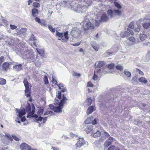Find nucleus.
<instances>
[{
  "instance_id": "1",
  "label": "nucleus",
  "mask_w": 150,
  "mask_h": 150,
  "mask_svg": "<svg viewBox=\"0 0 150 150\" xmlns=\"http://www.w3.org/2000/svg\"><path fill=\"white\" fill-rule=\"evenodd\" d=\"M141 26L140 24L137 23L131 22L128 26V28L127 29V31L122 32H121L120 35L122 38H125L129 36V34L131 35L134 34L133 31L129 28L133 29L135 32H139Z\"/></svg>"
},
{
  "instance_id": "2",
  "label": "nucleus",
  "mask_w": 150,
  "mask_h": 150,
  "mask_svg": "<svg viewBox=\"0 0 150 150\" xmlns=\"http://www.w3.org/2000/svg\"><path fill=\"white\" fill-rule=\"evenodd\" d=\"M57 98L59 99H62L60 100L59 105L57 106H55L52 104H50L49 105V107L51 110H53L55 112H62V109L66 101L67 100V99L64 95L62 96L60 92H59Z\"/></svg>"
},
{
  "instance_id": "3",
  "label": "nucleus",
  "mask_w": 150,
  "mask_h": 150,
  "mask_svg": "<svg viewBox=\"0 0 150 150\" xmlns=\"http://www.w3.org/2000/svg\"><path fill=\"white\" fill-rule=\"evenodd\" d=\"M81 30L82 32L84 33H87L88 30H93L94 28V26L91 22L89 21H83L81 24Z\"/></svg>"
},
{
  "instance_id": "4",
  "label": "nucleus",
  "mask_w": 150,
  "mask_h": 150,
  "mask_svg": "<svg viewBox=\"0 0 150 150\" xmlns=\"http://www.w3.org/2000/svg\"><path fill=\"white\" fill-rule=\"evenodd\" d=\"M108 20L107 14L104 13L101 14H98L96 16L94 20L96 26H98L102 21H106Z\"/></svg>"
},
{
  "instance_id": "5",
  "label": "nucleus",
  "mask_w": 150,
  "mask_h": 150,
  "mask_svg": "<svg viewBox=\"0 0 150 150\" xmlns=\"http://www.w3.org/2000/svg\"><path fill=\"white\" fill-rule=\"evenodd\" d=\"M56 35L59 38L58 40H62L63 42H67L69 39L68 32V31H66L64 33H59L57 31Z\"/></svg>"
},
{
  "instance_id": "6",
  "label": "nucleus",
  "mask_w": 150,
  "mask_h": 150,
  "mask_svg": "<svg viewBox=\"0 0 150 150\" xmlns=\"http://www.w3.org/2000/svg\"><path fill=\"white\" fill-rule=\"evenodd\" d=\"M77 142L75 144V147H72V150H76L78 148H80L83 146L88 144L87 142L84 140L83 138L79 137L77 139Z\"/></svg>"
},
{
  "instance_id": "7",
  "label": "nucleus",
  "mask_w": 150,
  "mask_h": 150,
  "mask_svg": "<svg viewBox=\"0 0 150 150\" xmlns=\"http://www.w3.org/2000/svg\"><path fill=\"white\" fill-rule=\"evenodd\" d=\"M23 83L25 88V95L26 96V97L29 98V100L31 101V99L30 98V89L29 88V83L27 81L26 78L24 79Z\"/></svg>"
},
{
  "instance_id": "8",
  "label": "nucleus",
  "mask_w": 150,
  "mask_h": 150,
  "mask_svg": "<svg viewBox=\"0 0 150 150\" xmlns=\"http://www.w3.org/2000/svg\"><path fill=\"white\" fill-rule=\"evenodd\" d=\"M107 13L108 16L112 18L116 15H121L122 11L121 10H108Z\"/></svg>"
},
{
  "instance_id": "9",
  "label": "nucleus",
  "mask_w": 150,
  "mask_h": 150,
  "mask_svg": "<svg viewBox=\"0 0 150 150\" xmlns=\"http://www.w3.org/2000/svg\"><path fill=\"white\" fill-rule=\"evenodd\" d=\"M71 34L75 38H79L81 36V31L77 28H73L71 31Z\"/></svg>"
},
{
  "instance_id": "10",
  "label": "nucleus",
  "mask_w": 150,
  "mask_h": 150,
  "mask_svg": "<svg viewBox=\"0 0 150 150\" xmlns=\"http://www.w3.org/2000/svg\"><path fill=\"white\" fill-rule=\"evenodd\" d=\"M16 110L17 112L18 113V117H17L16 120L15 121L16 122H18L19 123H20L21 122L19 120L20 118L22 117V116L23 115L25 114V111L24 109H23L21 110H18L16 109Z\"/></svg>"
},
{
  "instance_id": "11",
  "label": "nucleus",
  "mask_w": 150,
  "mask_h": 150,
  "mask_svg": "<svg viewBox=\"0 0 150 150\" xmlns=\"http://www.w3.org/2000/svg\"><path fill=\"white\" fill-rule=\"evenodd\" d=\"M20 148L21 150H30L31 148L29 145L24 143L20 145Z\"/></svg>"
},
{
  "instance_id": "12",
  "label": "nucleus",
  "mask_w": 150,
  "mask_h": 150,
  "mask_svg": "<svg viewBox=\"0 0 150 150\" xmlns=\"http://www.w3.org/2000/svg\"><path fill=\"white\" fill-rule=\"evenodd\" d=\"M34 52H33L30 55L29 57H27L26 59L29 62H31L34 61L35 60V56L33 54Z\"/></svg>"
},
{
  "instance_id": "13",
  "label": "nucleus",
  "mask_w": 150,
  "mask_h": 150,
  "mask_svg": "<svg viewBox=\"0 0 150 150\" xmlns=\"http://www.w3.org/2000/svg\"><path fill=\"white\" fill-rule=\"evenodd\" d=\"M85 126L86 127L85 128V130L87 133H89L93 130L92 127L91 125H86Z\"/></svg>"
},
{
  "instance_id": "14",
  "label": "nucleus",
  "mask_w": 150,
  "mask_h": 150,
  "mask_svg": "<svg viewBox=\"0 0 150 150\" xmlns=\"http://www.w3.org/2000/svg\"><path fill=\"white\" fill-rule=\"evenodd\" d=\"M7 24V22L4 17L1 16L0 17V25L5 26Z\"/></svg>"
},
{
  "instance_id": "15",
  "label": "nucleus",
  "mask_w": 150,
  "mask_h": 150,
  "mask_svg": "<svg viewBox=\"0 0 150 150\" xmlns=\"http://www.w3.org/2000/svg\"><path fill=\"white\" fill-rule=\"evenodd\" d=\"M13 68L16 71H20L22 69V65L21 64L16 65L13 66Z\"/></svg>"
},
{
  "instance_id": "16",
  "label": "nucleus",
  "mask_w": 150,
  "mask_h": 150,
  "mask_svg": "<svg viewBox=\"0 0 150 150\" xmlns=\"http://www.w3.org/2000/svg\"><path fill=\"white\" fill-rule=\"evenodd\" d=\"M9 64L8 62L4 63L2 65V69L5 71H7L9 69Z\"/></svg>"
},
{
  "instance_id": "17",
  "label": "nucleus",
  "mask_w": 150,
  "mask_h": 150,
  "mask_svg": "<svg viewBox=\"0 0 150 150\" xmlns=\"http://www.w3.org/2000/svg\"><path fill=\"white\" fill-rule=\"evenodd\" d=\"M26 112L29 113V115L27 116V117L28 118L29 117H31V109L30 105L28 106L26 108Z\"/></svg>"
},
{
  "instance_id": "18",
  "label": "nucleus",
  "mask_w": 150,
  "mask_h": 150,
  "mask_svg": "<svg viewBox=\"0 0 150 150\" xmlns=\"http://www.w3.org/2000/svg\"><path fill=\"white\" fill-rule=\"evenodd\" d=\"M38 116H39L36 114H35L33 116V117L35 118L36 122L38 123L39 121H42L43 118V117H41L40 116L39 117H38Z\"/></svg>"
},
{
  "instance_id": "19",
  "label": "nucleus",
  "mask_w": 150,
  "mask_h": 150,
  "mask_svg": "<svg viewBox=\"0 0 150 150\" xmlns=\"http://www.w3.org/2000/svg\"><path fill=\"white\" fill-rule=\"evenodd\" d=\"M93 106H90L87 109L86 113L88 115L91 113L93 111Z\"/></svg>"
},
{
  "instance_id": "20",
  "label": "nucleus",
  "mask_w": 150,
  "mask_h": 150,
  "mask_svg": "<svg viewBox=\"0 0 150 150\" xmlns=\"http://www.w3.org/2000/svg\"><path fill=\"white\" fill-rule=\"evenodd\" d=\"M138 80L140 82L143 83L144 84H146L147 82V80L145 77H141L139 78Z\"/></svg>"
},
{
  "instance_id": "21",
  "label": "nucleus",
  "mask_w": 150,
  "mask_h": 150,
  "mask_svg": "<svg viewBox=\"0 0 150 150\" xmlns=\"http://www.w3.org/2000/svg\"><path fill=\"white\" fill-rule=\"evenodd\" d=\"M93 117H91L90 118H88L85 121V123L88 125V124H91L92 123V120H93Z\"/></svg>"
},
{
  "instance_id": "22",
  "label": "nucleus",
  "mask_w": 150,
  "mask_h": 150,
  "mask_svg": "<svg viewBox=\"0 0 150 150\" xmlns=\"http://www.w3.org/2000/svg\"><path fill=\"white\" fill-rule=\"evenodd\" d=\"M143 27L147 29L150 27V22H146L144 23L143 24Z\"/></svg>"
},
{
  "instance_id": "23",
  "label": "nucleus",
  "mask_w": 150,
  "mask_h": 150,
  "mask_svg": "<svg viewBox=\"0 0 150 150\" xmlns=\"http://www.w3.org/2000/svg\"><path fill=\"white\" fill-rule=\"evenodd\" d=\"M105 64V62H104L103 61H101L99 62L97 65V67L98 68H100L102 67L104 64Z\"/></svg>"
},
{
  "instance_id": "24",
  "label": "nucleus",
  "mask_w": 150,
  "mask_h": 150,
  "mask_svg": "<svg viewBox=\"0 0 150 150\" xmlns=\"http://www.w3.org/2000/svg\"><path fill=\"white\" fill-rule=\"evenodd\" d=\"M32 13L34 17L37 16L38 14V10H32Z\"/></svg>"
},
{
  "instance_id": "25",
  "label": "nucleus",
  "mask_w": 150,
  "mask_h": 150,
  "mask_svg": "<svg viewBox=\"0 0 150 150\" xmlns=\"http://www.w3.org/2000/svg\"><path fill=\"white\" fill-rule=\"evenodd\" d=\"M101 134V133L100 132L98 131L94 133L93 136L94 137L96 138L100 136Z\"/></svg>"
},
{
  "instance_id": "26",
  "label": "nucleus",
  "mask_w": 150,
  "mask_h": 150,
  "mask_svg": "<svg viewBox=\"0 0 150 150\" xmlns=\"http://www.w3.org/2000/svg\"><path fill=\"white\" fill-rule=\"evenodd\" d=\"M36 50L37 52L40 54H42L44 53V49H39V50L38 49H36Z\"/></svg>"
},
{
  "instance_id": "27",
  "label": "nucleus",
  "mask_w": 150,
  "mask_h": 150,
  "mask_svg": "<svg viewBox=\"0 0 150 150\" xmlns=\"http://www.w3.org/2000/svg\"><path fill=\"white\" fill-rule=\"evenodd\" d=\"M40 24L42 26H46L47 25V23L45 21L43 20H41V21L40 22Z\"/></svg>"
},
{
  "instance_id": "28",
  "label": "nucleus",
  "mask_w": 150,
  "mask_h": 150,
  "mask_svg": "<svg viewBox=\"0 0 150 150\" xmlns=\"http://www.w3.org/2000/svg\"><path fill=\"white\" fill-rule=\"evenodd\" d=\"M6 81L4 79L0 78V85H4L6 83Z\"/></svg>"
},
{
  "instance_id": "29",
  "label": "nucleus",
  "mask_w": 150,
  "mask_h": 150,
  "mask_svg": "<svg viewBox=\"0 0 150 150\" xmlns=\"http://www.w3.org/2000/svg\"><path fill=\"white\" fill-rule=\"evenodd\" d=\"M44 111V110L43 109H39L38 110V116H41L42 115Z\"/></svg>"
},
{
  "instance_id": "30",
  "label": "nucleus",
  "mask_w": 150,
  "mask_h": 150,
  "mask_svg": "<svg viewBox=\"0 0 150 150\" xmlns=\"http://www.w3.org/2000/svg\"><path fill=\"white\" fill-rule=\"evenodd\" d=\"M114 4L115 6L118 8L120 9L122 8L121 4L115 1L114 2Z\"/></svg>"
},
{
  "instance_id": "31",
  "label": "nucleus",
  "mask_w": 150,
  "mask_h": 150,
  "mask_svg": "<svg viewBox=\"0 0 150 150\" xmlns=\"http://www.w3.org/2000/svg\"><path fill=\"white\" fill-rule=\"evenodd\" d=\"M86 102L88 105H90L92 102V100L91 98H89L86 100Z\"/></svg>"
},
{
  "instance_id": "32",
  "label": "nucleus",
  "mask_w": 150,
  "mask_h": 150,
  "mask_svg": "<svg viewBox=\"0 0 150 150\" xmlns=\"http://www.w3.org/2000/svg\"><path fill=\"white\" fill-rule=\"evenodd\" d=\"M124 74L128 78L131 77V73L130 72L127 71H124Z\"/></svg>"
},
{
  "instance_id": "33",
  "label": "nucleus",
  "mask_w": 150,
  "mask_h": 150,
  "mask_svg": "<svg viewBox=\"0 0 150 150\" xmlns=\"http://www.w3.org/2000/svg\"><path fill=\"white\" fill-rule=\"evenodd\" d=\"M146 57L147 61L150 60V50L146 54Z\"/></svg>"
},
{
  "instance_id": "34",
  "label": "nucleus",
  "mask_w": 150,
  "mask_h": 150,
  "mask_svg": "<svg viewBox=\"0 0 150 150\" xmlns=\"http://www.w3.org/2000/svg\"><path fill=\"white\" fill-rule=\"evenodd\" d=\"M40 4L37 2H34L33 4V6L34 8H38L40 7Z\"/></svg>"
},
{
  "instance_id": "35",
  "label": "nucleus",
  "mask_w": 150,
  "mask_h": 150,
  "mask_svg": "<svg viewBox=\"0 0 150 150\" xmlns=\"http://www.w3.org/2000/svg\"><path fill=\"white\" fill-rule=\"evenodd\" d=\"M96 70L94 71V73L95 74H98V73H99L101 72V69L98 68V67H96Z\"/></svg>"
},
{
  "instance_id": "36",
  "label": "nucleus",
  "mask_w": 150,
  "mask_h": 150,
  "mask_svg": "<svg viewBox=\"0 0 150 150\" xmlns=\"http://www.w3.org/2000/svg\"><path fill=\"white\" fill-rule=\"evenodd\" d=\"M140 40L143 41L144 40L146 37V36L145 35L141 34L140 36Z\"/></svg>"
},
{
  "instance_id": "37",
  "label": "nucleus",
  "mask_w": 150,
  "mask_h": 150,
  "mask_svg": "<svg viewBox=\"0 0 150 150\" xmlns=\"http://www.w3.org/2000/svg\"><path fill=\"white\" fill-rule=\"evenodd\" d=\"M5 134L6 137L8 139V140H10L11 141H13L12 138L9 134L6 133H5Z\"/></svg>"
},
{
  "instance_id": "38",
  "label": "nucleus",
  "mask_w": 150,
  "mask_h": 150,
  "mask_svg": "<svg viewBox=\"0 0 150 150\" xmlns=\"http://www.w3.org/2000/svg\"><path fill=\"white\" fill-rule=\"evenodd\" d=\"M32 107V110L31 109V116L33 115L34 112H35V106H34V105L33 104H32L31 105Z\"/></svg>"
},
{
  "instance_id": "39",
  "label": "nucleus",
  "mask_w": 150,
  "mask_h": 150,
  "mask_svg": "<svg viewBox=\"0 0 150 150\" xmlns=\"http://www.w3.org/2000/svg\"><path fill=\"white\" fill-rule=\"evenodd\" d=\"M53 113V112L52 111H47L44 114V115H49L50 116L52 115Z\"/></svg>"
},
{
  "instance_id": "40",
  "label": "nucleus",
  "mask_w": 150,
  "mask_h": 150,
  "mask_svg": "<svg viewBox=\"0 0 150 150\" xmlns=\"http://www.w3.org/2000/svg\"><path fill=\"white\" fill-rule=\"evenodd\" d=\"M102 135L105 137V138H106L110 136L109 134L106 132H104L103 133Z\"/></svg>"
},
{
  "instance_id": "41",
  "label": "nucleus",
  "mask_w": 150,
  "mask_h": 150,
  "mask_svg": "<svg viewBox=\"0 0 150 150\" xmlns=\"http://www.w3.org/2000/svg\"><path fill=\"white\" fill-rule=\"evenodd\" d=\"M48 28L49 30L52 33H54L55 31V29L54 28H53L51 25H49L48 26Z\"/></svg>"
},
{
  "instance_id": "42",
  "label": "nucleus",
  "mask_w": 150,
  "mask_h": 150,
  "mask_svg": "<svg viewBox=\"0 0 150 150\" xmlns=\"http://www.w3.org/2000/svg\"><path fill=\"white\" fill-rule=\"evenodd\" d=\"M44 81L45 82V83L46 84H48V80L47 76H44Z\"/></svg>"
},
{
  "instance_id": "43",
  "label": "nucleus",
  "mask_w": 150,
  "mask_h": 150,
  "mask_svg": "<svg viewBox=\"0 0 150 150\" xmlns=\"http://www.w3.org/2000/svg\"><path fill=\"white\" fill-rule=\"evenodd\" d=\"M111 144L110 142H108V141L106 140L104 144V146L105 147H107Z\"/></svg>"
},
{
  "instance_id": "44",
  "label": "nucleus",
  "mask_w": 150,
  "mask_h": 150,
  "mask_svg": "<svg viewBox=\"0 0 150 150\" xmlns=\"http://www.w3.org/2000/svg\"><path fill=\"white\" fill-rule=\"evenodd\" d=\"M111 144L110 142H108V141L106 140L104 144V146L105 147H107Z\"/></svg>"
},
{
  "instance_id": "45",
  "label": "nucleus",
  "mask_w": 150,
  "mask_h": 150,
  "mask_svg": "<svg viewBox=\"0 0 150 150\" xmlns=\"http://www.w3.org/2000/svg\"><path fill=\"white\" fill-rule=\"evenodd\" d=\"M115 146H111L108 148V150H115Z\"/></svg>"
},
{
  "instance_id": "46",
  "label": "nucleus",
  "mask_w": 150,
  "mask_h": 150,
  "mask_svg": "<svg viewBox=\"0 0 150 150\" xmlns=\"http://www.w3.org/2000/svg\"><path fill=\"white\" fill-rule=\"evenodd\" d=\"M4 58L3 56H1L0 57V67L1 66V63L4 61Z\"/></svg>"
},
{
  "instance_id": "47",
  "label": "nucleus",
  "mask_w": 150,
  "mask_h": 150,
  "mask_svg": "<svg viewBox=\"0 0 150 150\" xmlns=\"http://www.w3.org/2000/svg\"><path fill=\"white\" fill-rule=\"evenodd\" d=\"M114 139L113 137H109L107 140L108 141V142H110V143L111 144L113 141Z\"/></svg>"
},
{
  "instance_id": "48",
  "label": "nucleus",
  "mask_w": 150,
  "mask_h": 150,
  "mask_svg": "<svg viewBox=\"0 0 150 150\" xmlns=\"http://www.w3.org/2000/svg\"><path fill=\"white\" fill-rule=\"evenodd\" d=\"M137 69V71L138 72L139 74H140L142 75H144V74L143 71H141V70H140L139 69Z\"/></svg>"
},
{
  "instance_id": "49",
  "label": "nucleus",
  "mask_w": 150,
  "mask_h": 150,
  "mask_svg": "<svg viewBox=\"0 0 150 150\" xmlns=\"http://www.w3.org/2000/svg\"><path fill=\"white\" fill-rule=\"evenodd\" d=\"M93 86V85L92 84V83L90 82H88L87 83V86L89 87H92Z\"/></svg>"
},
{
  "instance_id": "50",
  "label": "nucleus",
  "mask_w": 150,
  "mask_h": 150,
  "mask_svg": "<svg viewBox=\"0 0 150 150\" xmlns=\"http://www.w3.org/2000/svg\"><path fill=\"white\" fill-rule=\"evenodd\" d=\"M116 68L117 69L120 70H122L123 69V68L122 66L120 65H117L116 66Z\"/></svg>"
},
{
  "instance_id": "51",
  "label": "nucleus",
  "mask_w": 150,
  "mask_h": 150,
  "mask_svg": "<svg viewBox=\"0 0 150 150\" xmlns=\"http://www.w3.org/2000/svg\"><path fill=\"white\" fill-rule=\"evenodd\" d=\"M143 45L144 46H148L149 47H150V42H148L144 43L143 44Z\"/></svg>"
},
{
  "instance_id": "52",
  "label": "nucleus",
  "mask_w": 150,
  "mask_h": 150,
  "mask_svg": "<svg viewBox=\"0 0 150 150\" xmlns=\"http://www.w3.org/2000/svg\"><path fill=\"white\" fill-rule=\"evenodd\" d=\"M129 39L130 41L132 42H134L135 41V39L134 38V37H130L129 38Z\"/></svg>"
},
{
  "instance_id": "53",
  "label": "nucleus",
  "mask_w": 150,
  "mask_h": 150,
  "mask_svg": "<svg viewBox=\"0 0 150 150\" xmlns=\"http://www.w3.org/2000/svg\"><path fill=\"white\" fill-rule=\"evenodd\" d=\"M57 85L60 89H61L62 88H63L64 87V85L61 83H59L58 84H57Z\"/></svg>"
},
{
  "instance_id": "54",
  "label": "nucleus",
  "mask_w": 150,
  "mask_h": 150,
  "mask_svg": "<svg viewBox=\"0 0 150 150\" xmlns=\"http://www.w3.org/2000/svg\"><path fill=\"white\" fill-rule=\"evenodd\" d=\"M10 27L11 28L12 30L16 29L17 28L16 26L12 25H10Z\"/></svg>"
},
{
  "instance_id": "55",
  "label": "nucleus",
  "mask_w": 150,
  "mask_h": 150,
  "mask_svg": "<svg viewBox=\"0 0 150 150\" xmlns=\"http://www.w3.org/2000/svg\"><path fill=\"white\" fill-rule=\"evenodd\" d=\"M12 137L13 139L16 141H18L20 139L19 138L17 137L15 135L12 136Z\"/></svg>"
},
{
  "instance_id": "56",
  "label": "nucleus",
  "mask_w": 150,
  "mask_h": 150,
  "mask_svg": "<svg viewBox=\"0 0 150 150\" xmlns=\"http://www.w3.org/2000/svg\"><path fill=\"white\" fill-rule=\"evenodd\" d=\"M96 74H95V73H94V75L93 77V79L94 80H96L98 78L97 75Z\"/></svg>"
},
{
  "instance_id": "57",
  "label": "nucleus",
  "mask_w": 150,
  "mask_h": 150,
  "mask_svg": "<svg viewBox=\"0 0 150 150\" xmlns=\"http://www.w3.org/2000/svg\"><path fill=\"white\" fill-rule=\"evenodd\" d=\"M114 65L113 64H111L108 65V67L110 69H112L114 67Z\"/></svg>"
},
{
  "instance_id": "58",
  "label": "nucleus",
  "mask_w": 150,
  "mask_h": 150,
  "mask_svg": "<svg viewBox=\"0 0 150 150\" xmlns=\"http://www.w3.org/2000/svg\"><path fill=\"white\" fill-rule=\"evenodd\" d=\"M35 20L36 21L38 22L39 24L40 23L41 21V20L38 17H36L35 18Z\"/></svg>"
},
{
  "instance_id": "59",
  "label": "nucleus",
  "mask_w": 150,
  "mask_h": 150,
  "mask_svg": "<svg viewBox=\"0 0 150 150\" xmlns=\"http://www.w3.org/2000/svg\"><path fill=\"white\" fill-rule=\"evenodd\" d=\"M77 8L78 9H82L85 8H84V6H82L81 5H78Z\"/></svg>"
},
{
  "instance_id": "60",
  "label": "nucleus",
  "mask_w": 150,
  "mask_h": 150,
  "mask_svg": "<svg viewBox=\"0 0 150 150\" xmlns=\"http://www.w3.org/2000/svg\"><path fill=\"white\" fill-rule=\"evenodd\" d=\"M81 43L80 42H78L77 43H74V44H71V45L74 46H79Z\"/></svg>"
},
{
  "instance_id": "61",
  "label": "nucleus",
  "mask_w": 150,
  "mask_h": 150,
  "mask_svg": "<svg viewBox=\"0 0 150 150\" xmlns=\"http://www.w3.org/2000/svg\"><path fill=\"white\" fill-rule=\"evenodd\" d=\"M70 136L71 138L74 137L75 136H77V135L75 134H74L72 132L70 133Z\"/></svg>"
},
{
  "instance_id": "62",
  "label": "nucleus",
  "mask_w": 150,
  "mask_h": 150,
  "mask_svg": "<svg viewBox=\"0 0 150 150\" xmlns=\"http://www.w3.org/2000/svg\"><path fill=\"white\" fill-rule=\"evenodd\" d=\"M62 91L63 92H64L66 91L67 90V89L66 87H64L63 88H62L61 89Z\"/></svg>"
},
{
  "instance_id": "63",
  "label": "nucleus",
  "mask_w": 150,
  "mask_h": 150,
  "mask_svg": "<svg viewBox=\"0 0 150 150\" xmlns=\"http://www.w3.org/2000/svg\"><path fill=\"white\" fill-rule=\"evenodd\" d=\"M93 125H95L96 124L97 122L96 119H94L93 120H92V123Z\"/></svg>"
},
{
  "instance_id": "64",
  "label": "nucleus",
  "mask_w": 150,
  "mask_h": 150,
  "mask_svg": "<svg viewBox=\"0 0 150 150\" xmlns=\"http://www.w3.org/2000/svg\"><path fill=\"white\" fill-rule=\"evenodd\" d=\"M20 120L22 122H23L25 120L26 118L25 117H23L22 118H20Z\"/></svg>"
}]
</instances>
